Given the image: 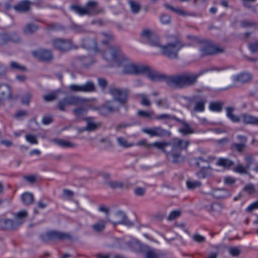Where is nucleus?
<instances>
[{
  "instance_id": "1",
  "label": "nucleus",
  "mask_w": 258,
  "mask_h": 258,
  "mask_svg": "<svg viewBox=\"0 0 258 258\" xmlns=\"http://www.w3.org/2000/svg\"><path fill=\"white\" fill-rule=\"evenodd\" d=\"M102 56L105 60L119 68L125 74L141 75L145 69L144 64L133 62L117 47H109Z\"/></svg>"
},
{
  "instance_id": "2",
  "label": "nucleus",
  "mask_w": 258,
  "mask_h": 258,
  "mask_svg": "<svg viewBox=\"0 0 258 258\" xmlns=\"http://www.w3.org/2000/svg\"><path fill=\"white\" fill-rule=\"evenodd\" d=\"M172 147L169 159L173 162H180L184 160V157L181 155V152L185 150L189 145V142L186 140L178 138L173 139L169 143Z\"/></svg>"
},
{
  "instance_id": "3",
  "label": "nucleus",
  "mask_w": 258,
  "mask_h": 258,
  "mask_svg": "<svg viewBox=\"0 0 258 258\" xmlns=\"http://www.w3.org/2000/svg\"><path fill=\"white\" fill-rule=\"evenodd\" d=\"M168 42L163 45L160 52L170 58L176 57L178 52L185 46L175 35H170L167 37Z\"/></svg>"
},
{
  "instance_id": "4",
  "label": "nucleus",
  "mask_w": 258,
  "mask_h": 258,
  "mask_svg": "<svg viewBox=\"0 0 258 258\" xmlns=\"http://www.w3.org/2000/svg\"><path fill=\"white\" fill-rule=\"evenodd\" d=\"M27 216V212L26 211H19L15 214L14 221L10 219L3 220L0 221V225L4 228L14 229L24 222Z\"/></svg>"
},
{
  "instance_id": "5",
  "label": "nucleus",
  "mask_w": 258,
  "mask_h": 258,
  "mask_svg": "<svg viewBox=\"0 0 258 258\" xmlns=\"http://www.w3.org/2000/svg\"><path fill=\"white\" fill-rule=\"evenodd\" d=\"M108 92L112 98V100L121 106L125 104L126 102L128 92L126 89L111 87L108 90Z\"/></svg>"
},
{
  "instance_id": "6",
  "label": "nucleus",
  "mask_w": 258,
  "mask_h": 258,
  "mask_svg": "<svg viewBox=\"0 0 258 258\" xmlns=\"http://www.w3.org/2000/svg\"><path fill=\"white\" fill-rule=\"evenodd\" d=\"M71 9L74 13L80 16L93 14L98 12L97 4L93 1L88 2L85 7L74 5L71 6Z\"/></svg>"
},
{
  "instance_id": "7",
  "label": "nucleus",
  "mask_w": 258,
  "mask_h": 258,
  "mask_svg": "<svg viewBox=\"0 0 258 258\" xmlns=\"http://www.w3.org/2000/svg\"><path fill=\"white\" fill-rule=\"evenodd\" d=\"M121 106L113 100H109L105 102L98 109V111L102 115H107L109 114L118 112Z\"/></svg>"
},
{
  "instance_id": "8",
  "label": "nucleus",
  "mask_w": 258,
  "mask_h": 258,
  "mask_svg": "<svg viewBox=\"0 0 258 258\" xmlns=\"http://www.w3.org/2000/svg\"><path fill=\"white\" fill-rule=\"evenodd\" d=\"M197 77L195 74H186L174 77L173 81L178 86L182 87L192 84L196 81Z\"/></svg>"
},
{
  "instance_id": "9",
  "label": "nucleus",
  "mask_w": 258,
  "mask_h": 258,
  "mask_svg": "<svg viewBox=\"0 0 258 258\" xmlns=\"http://www.w3.org/2000/svg\"><path fill=\"white\" fill-rule=\"evenodd\" d=\"M196 163L197 166L200 168V171L197 173L199 178H204L210 175L212 173V169L210 167L207 161L202 158L196 159Z\"/></svg>"
},
{
  "instance_id": "10",
  "label": "nucleus",
  "mask_w": 258,
  "mask_h": 258,
  "mask_svg": "<svg viewBox=\"0 0 258 258\" xmlns=\"http://www.w3.org/2000/svg\"><path fill=\"white\" fill-rule=\"evenodd\" d=\"M85 101V99L76 96H68L58 102V107L61 110H64L69 106L79 104Z\"/></svg>"
},
{
  "instance_id": "11",
  "label": "nucleus",
  "mask_w": 258,
  "mask_h": 258,
  "mask_svg": "<svg viewBox=\"0 0 258 258\" xmlns=\"http://www.w3.org/2000/svg\"><path fill=\"white\" fill-rule=\"evenodd\" d=\"M109 220L114 225L124 224L127 227H131L133 225V223L130 221L125 214L121 211H119L115 214Z\"/></svg>"
},
{
  "instance_id": "12",
  "label": "nucleus",
  "mask_w": 258,
  "mask_h": 258,
  "mask_svg": "<svg viewBox=\"0 0 258 258\" xmlns=\"http://www.w3.org/2000/svg\"><path fill=\"white\" fill-rule=\"evenodd\" d=\"M68 89L72 92H89L93 91L95 89L94 84L88 82L84 84H71L68 86Z\"/></svg>"
},
{
  "instance_id": "13",
  "label": "nucleus",
  "mask_w": 258,
  "mask_h": 258,
  "mask_svg": "<svg viewBox=\"0 0 258 258\" xmlns=\"http://www.w3.org/2000/svg\"><path fill=\"white\" fill-rule=\"evenodd\" d=\"M53 45L57 49L64 51L71 48V42L70 40H63L61 39L57 38L53 41Z\"/></svg>"
},
{
  "instance_id": "14",
  "label": "nucleus",
  "mask_w": 258,
  "mask_h": 258,
  "mask_svg": "<svg viewBox=\"0 0 258 258\" xmlns=\"http://www.w3.org/2000/svg\"><path fill=\"white\" fill-rule=\"evenodd\" d=\"M145 69L142 72V74L146 76L150 80L156 81L161 79V76L156 71L151 69L149 67L144 65Z\"/></svg>"
},
{
  "instance_id": "15",
  "label": "nucleus",
  "mask_w": 258,
  "mask_h": 258,
  "mask_svg": "<svg viewBox=\"0 0 258 258\" xmlns=\"http://www.w3.org/2000/svg\"><path fill=\"white\" fill-rule=\"evenodd\" d=\"M11 97L10 87L6 84H0V101L10 99Z\"/></svg>"
},
{
  "instance_id": "16",
  "label": "nucleus",
  "mask_w": 258,
  "mask_h": 258,
  "mask_svg": "<svg viewBox=\"0 0 258 258\" xmlns=\"http://www.w3.org/2000/svg\"><path fill=\"white\" fill-rule=\"evenodd\" d=\"M33 54L38 59L45 60H49L52 57L51 52L49 50L44 49H39L35 50L33 52Z\"/></svg>"
},
{
  "instance_id": "17",
  "label": "nucleus",
  "mask_w": 258,
  "mask_h": 258,
  "mask_svg": "<svg viewBox=\"0 0 258 258\" xmlns=\"http://www.w3.org/2000/svg\"><path fill=\"white\" fill-rule=\"evenodd\" d=\"M142 131L151 137L162 136L165 134V131L160 127L144 128Z\"/></svg>"
},
{
  "instance_id": "18",
  "label": "nucleus",
  "mask_w": 258,
  "mask_h": 258,
  "mask_svg": "<svg viewBox=\"0 0 258 258\" xmlns=\"http://www.w3.org/2000/svg\"><path fill=\"white\" fill-rule=\"evenodd\" d=\"M241 122L245 124L258 125V117L250 114H242L241 115Z\"/></svg>"
},
{
  "instance_id": "19",
  "label": "nucleus",
  "mask_w": 258,
  "mask_h": 258,
  "mask_svg": "<svg viewBox=\"0 0 258 258\" xmlns=\"http://www.w3.org/2000/svg\"><path fill=\"white\" fill-rule=\"evenodd\" d=\"M8 41L18 42L20 41V38L16 34H3L0 35V43H3Z\"/></svg>"
},
{
  "instance_id": "20",
  "label": "nucleus",
  "mask_w": 258,
  "mask_h": 258,
  "mask_svg": "<svg viewBox=\"0 0 258 258\" xmlns=\"http://www.w3.org/2000/svg\"><path fill=\"white\" fill-rule=\"evenodd\" d=\"M82 46L87 49L92 50L94 52H98L96 46V42L94 39H86L84 40Z\"/></svg>"
},
{
  "instance_id": "21",
  "label": "nucleus",
  "mask_w": 258,
  "mask_h": 258,
  "mask_svg": "<svg viewBox=\"0 0 258 258\" xmlns=\"http://www.w3.org/2000/svg\"><path fill=\"white\" fill-rule=\"evenodd\" d=\"M149 46L154 47L159 50L160 52L162 48L163 44L160 42L159 39L155 35L151 39L146 42Z\"/></svg>"
},
{
  "instance_id": "22",
  "label": "nucleus",
  "mask_w": 258,
  "mask_h": 258,
  "mask_svg": "<svg viewBox=\"0 0 258 258\" xmlns=\"http://www.w3.org/2000/svg\"><path fill=\"white\" fill-rule=\"evenodd\" d=\"M232 79L233 81H239L244 83L251 79V75L248 73H244L233 76Z\"/></svg>"
},
{
  "instance_id": "23",
  "label": "nucleus",
  "mask_w": 258,
  "mask_h": 258,
  "mask_svg": "<svg viewBox=\"0 0 258 258\" xmlns=\"http://www.w3.org/2000/svg\"><path fill=\"white\" fill-rule=\"evenodd\" d=\"M155 35L154 31L152 29L148 28L143 29L141 33L142 38L145 40L146 42H147L148 40L151 39Z\"/></svg>"
},
{
  "instance_id": "24",
  "label": "nucleus",
  "mask_w": 258,
  "mask_h": 258,
  "mask_svg": "<svg viewBox=\"0 0 258 258\" xmlns=\"http://www.w3.org/2000/svg\"><path fill=\"white\" fill-rule=\"evenodd\" d=\"M213 196L216 199L224 198L230 196L229 191L223 189H217L213 191Z\"/></svg>"
},
{
  "instance_id": "25",
  "label": "nucleus",
  "mask_w": 258,
  "mask_h": 258,
  "mask_svg": "<svg viewBox=\"0 0 258 258\" xmlns=\"http://www.w3.org/2000/svg\"><path fill=\"white\" fill-rule=\"evenodd\" d=\"M30 3L27 1H24L14 7V9L18 12H25L29 10Z\"/></svg>"
},
{
  "instance_id": "26",
  "label": "nucleus",
  "mask_w": 258,
  "mask_h": 258,
  "mask_svg": "<svg viewBox=\"0 0 258 258\" xmlns=\"http://www.w3.org/2000/svg\"><path fill=\"white\" fill-rule=\"evenodd\" d=\"M201 53L203 55L213 54L220 51V50L213 45H207L206 47L201 49Z\"/></svg>"
},
{
  "instance_id": "27",
  "label": "nucleus",
  "mask_w": 258,
  "mask_h": 258,
  "mask_svg": "<svg viewBox=\"0 0 258 258\" xmlns=\"http://www.w3.org/2000/svg\"><path fill=\"white\" fill-rule=\"evenodd\" d=\"M105 225L106 222L102 219H100L95 223L92 226V228L94 231L98 232L103 230L105 228Z\"/></svg>"
},
{
  "instance_id": "28",
  "label": "nucleus",
  "mask_w": 258,
  "mask_h": 258,
  "mask_svg": "<svg viewBox=\"0 0 258 258\" xmlns=\"http://www.w3.org/2000/svg\"><path fill=\"white\" fill-rule=\"evenodd\" d=\"M206 103L205 99H201L197 101L194 108L195 111L196 112H203L205 110V105Z\"/></svg>"
},
{
  "instance_id": "29",
  "label": "nucleus",
  "mask_w": 258,
  "mask_h": 258,
  "mask_svg": "<svg viewBox=\"0 0 258 258\" xmlns=\"http://www.w3.org/2000/svg\"><path fill=\"white\" fill-rule=\"evenodd\" d=\"M21 200L25 205L31 204L33 201V196L30 192H25L22 195Z\"/></svg>"
},
{
  "instance_id": "30",
  "label": "nucleus",
  "mask_w": 258,
  "mask_h": 258,
  "mask_svg": "<svg viewBox=\"0 0 258 258\" xmlns=\"http://www.w3.org/2000/svg\"><path fill=\"white\" fill-rule=\"evenodd\" d=\"M233 162L227 159L221 158L218 159L216 164L218 166H222L225 168H228L231 166Z\"/></svg>"
},
{
  "instance_id": "31",
  "label": "nucleus",
  "mask_w": 258,
  "mask_h": 258,
  "mask_svg": "<svg viewBox=\"0 0 258 258\" xmlns=\"http://www.w3.org/2000/svg\"><path fill=\"white\" fill-rule=\"evenodd\" d=\"M128 4L131 9V11L135 14L139 13L141 9V6L140 4L134 1H129Z\"/></svg>"
},
{
  "instance_id": "32",
  "label": "nucleus",
  "mask_w": 258,
  "mask_h": 258,
  "mask_svg": "<svg viewBox=\"0 0 258 258\" xmlns=\"http://www.w3.org/2000/svg\"><path fill=\"white\" fill-rule=\"evenodd\" d=\"M233 108H227L226 109V115L227 117L230 119L233 122H241V115L238 117L232 114Z\"/></svg>"
},
{
  "instance_id": "33",
  "label": "nucleus",
  "mask_w": 258,
  "mask_h": 258,
  "mask_svg": "<svg viewBox=\"0 0 258 258\" xmlns=\"http://www.w3.org/2000/svg\"><path fill=\"white\" fill-rule=\"evenodd\" d=\"M164 6L166 9L170 10L171 11L176 13L178 15L185 16L187 14L186 12L183 10L178 8H174L169 4H165Z\"/></svg>"
},
{
  "instance_id": "34",
  "label": "nucleus",
  "mask_w": 258,
  "mask_h": 258,
  "mask_svg": "<svg viewBox=\"0 0 258 258\" xmlns=\"http://www.w3.org/2000/svg\"><path fill=\"white\" fill-rule=\"evenodd\" d=\"M138 97L140 99L141 104L145 106H149L151 104L147 95L143 93L138 94Z\"/></svg>"
},
{
  "instance_id": "35",
  "label": "nucleus",
  "mask_w": 258,
  "mask_h": 258,
  "mask_svg": "<svg viewBox=\"0 0 258 258\" xmlns=\"http://www.w3.org/2000/svg\"><path fill=\"white\" fill-rule=\"evenodd\" d=\"M38 29L37 27L32 24H29L26 25L23 28V32L26 34H30L35 32Z\"/></svg>"
},
{
  "instance_id": "36",
  "label": "nucleus",
  "mask_w": 258,
  "mask_h": 258,
  "mask_svg": "<svg viewBox=\"0 0 258 258\" xmlns=\"http://www.w3.org/2000/svg\"><path fill=\"white\" fill-rule=\"evenodd\" d=\"M222 206L218 203H215L211 205L209 210L214 215L220 214L222 211Z\"/></svg>"
},
{
  "instance_id": "37",
  "label": "nucleus",
  "mask_w": 258,
  "mask_h": 258,
  "mask_svg": "<svg viewBox=\"0 0 258 258\" xmlns=\"http://www.w3.org/2000/svg\"><path fill=\"white\" fill-rule=\"evenodd\" d=\"M102 44H107L113 38L111 34L108 33H103L100 36Z\"/></svg>"
},
{
  "instance_id": "38",
  "label": "nucleus",
  "mask_w": 258,
  "mask_h": 258,
  "mask_svg": "<svg viewBox=\"0 0 258 258\" xmlns=\"http://www.w3.org/2000/svg\"><path fill=\"white\" fill-rule=\"evenodd\" d=\"M60 93L59 91H56L45 94L43 96V99L46 101H51L58 97V95Z\"/></svg>"
},
{
  "instance_id": "39",
  "label": "nucleus",
  "mask_w": 258,
  "mask_h": 258,
  "mask_svg": "<svg viewBox=\"0 0 258 258\" xmlns=\"http://www.w3.org/2000/svg\"><path fill=\"white\" fill-rule=\"evenodd\" d=\"M168 146H169V143L164 142H155L150 145V147L153 146L157 149H162L164 151H165V148Z\"/></svg>"
},
{
  "instance_id": "40",
  "label": "nucleus",
  "mask_w": 258,
  "mask_h": 258,
  "mask_svg": "<svg viewBox=\"0 0 258 258\" xmlns=\"http://www.w3.org/2000/svg\"><path fill=\"white\" fill-rule=\"evenodd\" d=\"M209 108L212 111L219 112L222 109V104L219 102H211Z\"/></svg>"
},
{
  "instance_id": "41",
  "label": "nucleus",
  "mask_w": 258,
  "mask_h": 258,
  "mask_svg": "<svg viewBox=\"0 0 258 258\" xmlns=\"http://www.w3.org/2000/svg\"><path fill=\"white\" fill-rule=\"evenodd\" d=\"M54 143L56 145L61 147H69L72 146V144L71 143L59 139H55L54 140Z\"/></svg>"
},
{
  "instance_id": "42",
  "label": "nucleus",
  "mask_w": 258,
  "mask_h": 258,
  "mask_svg": "<svg viewBox=\"0 0 258 258\" xmlns=\"http://www.w3.org/2000/svg\"><path fill=\"white\" fill-rule=\"evenodd\" d=\"M117 141L118 144L120 146H121L123 147H124V148H128V147H132L135 145L133 143H127V142L126 141V140L125 139L121 138V137L118 138L117 139Z\"/></svg>"
},
{
  "instance_id": "43",
  "label": "nucleus",
  "mask_w": 258,
  "mask_h": 258,
  "mask_svg": "<svg viewBox=\"0 0 258 258\" xmlns=\"http://www.w3.org/2000/svg\"><path fill=\"white\" fill-rule=\"evenodd\" d=\"M49 237L52 239H63L66 235L57 231H51L48 233Z\"/></svg>"
},
{
  "instance_id": "44",
  "label": "nucleus",
  "mask_w": 258,
  "mask_h": 258,
  "mask_svg": "<svg viewBox=\"0 0 258 258\" xmlns=\"http://www.w3.org/2000/svg\"><path fill=\"white\" fill-rule=\"evenodd\" d=\"M186 186L189 189H194L196 187H199L201 185V183L199 181L192 180L191 179H189L186 181Z\"/></svg>"
},
{
  "instance_id": "45",
  "label": "nucleus",
  "mask_w": 258,
  "mask_h": 258,
  "mask_svg": "<svg viewBox=\"0 0 258 258\" xmlns=\"http://www.w3.org/2000/svg\"><path fill=\"white\" fill-rule=\"evenodd\" d=\"M25 140L31 144H37L38 142L35 136L31 134H27L25 136Z\"/></svg>"
},
{
  "instance_id": "46",
  "label": "nucleus",
  "mask_w": 258,
  "mask_h": 258,
  "mask_svg": "<svg viewBox=\"0 0 258 258\" xmlns=\"http://www.w3.org/2000/svg\"><path fill=\"white\" fill-rule=\"evenodd\" d=\"M247 166H244L241 164L238 165L234 169V171L240 174L246 173L247 172Z\"/></svg>"
},
{
  "instance_id": "47",
  "label": "nucleus",
  "mask_w": 258,
  "mask_h": 258,
  "mask_svg": "<svg viewBox=\"0 0 258 258\" xmlns=\"http://www.w3.org/2000/svg\"><path fill=\"white\" fill-rule=\"evenodd\" d=\"M98 125L90 118H88L87 119V130L88 131L93 130L97 127Z\"/></svg>"
},
{
  "instance_id": "48",
  "label": "nucleus",
  "mask_w": 258,
  "mask_h": 258,
  "mask_svg": "<svg viewBox=\"0 0 258 258\" xmlns=\"http://www.w3.org/2000/svg\"><path fill=\"white\" fill-rule=\"evenodd\" d=\"M74 196V192L69 189H64L63 190L62 197L64 200H69Z\"/></svg>"
},
{
  "instance_id": "49",
  "label": "nucleus",
  "mask_w": 258,
  "mask_h": 258,
  "mask_svg": "<svg viewBox=\"0 0 258 258\" xmlns=\"http://www.w3.org/2000/svg\"><path fill=\"white\" fill-rule=\"evenodd\" d=\"M246 146V144L243 143H235L232 145V148L238 152L242 151Z\"/></svg>"
},
{
  "instance_id": "50",
  "label": "nucleus",
  "mask_w": 258,
  "mask_h": 258,
  "mask_svg": "<svg viewBox=\"0 0 258 258\" xmlns=\"http://www.w3.org/2000/svg\"><path fill=\"white\" fill-rule=\"evenodd\" d=\"M170 17L169 15L162 14L160 17V21L163 24H168L170 22Z\"/></svg>"
},
{
  "instance_id": "51",
  "label": "nucleus",
  "mask_w": 258,
  "mask_h": 258,
  "mask_svg": "<svg viewBox=\"0 0 258 258\" xmlns=\"http://www.w3.org/2000/svg\"><path fill=\"white\" fill-rule=\"evenodd\" d=\"M10 67L12 69L16 70L24 71L25 68L24 66L19 64L16 62H11Z\"/></svg>"
},
{
  "instance_id": "52",
  "label": "nucleus",
  "mask_w": 258,
  "mask_h": 258,
  "mask_svg": "<svg viewBox=\"0 0 258 258\" xmlns=\"http://www.w3.org/2000/svg\"><path fill=\"white\" fill-rule=\"evenodd\" d=\"M244 190L249 194L254 193L256 191L254 186L251 184L246 185L244 188Z\"/></svg>"
},
{
  "instance_id": "53",
  "label": "nucleus",
  "mask_w": 258,
  "mask_h": 258,
  "mask_svg": "<svg viewBox=\"0 0 258 258\" xmlns=\"http://www.w3.org/2000/svg\"><path fill=\"white\" fill-rule=\"evenodd\" d=\"M180 132L183 135L190 134L193 133V130L188 125H185L182 128L180 129Z\"/></svg>"
},
{
  "instance_id": "54",
  "label": "nucleus",
  "mask_w": 258,
  "mask_h": 258,
  "mask_svg": "<svg viewBox=\"0 0 258 258\" xmlns=\"http://www.w3.org/2000/svg\"><path fill=\"white\" fill-rule=\"evenodd\" d=\"M138 115L143 116V117H151L154 113L152 111H143V110H139L138 112Z\"/></svg>"
},
{
  "instance_id": "55",
  "label": "nucleus",
  "mask_w": 258,
  "mask_h": 258,
  "mask_svg": "<svg viewBox=\"0 0 258 258\" xmlns=\"http://www.w3.org/2000/svg\"><path fill=\"white\" fill-rule=\"evenodd\" d=\"M146 258H159V256L154 250L149 249L146 253Z\"/></svg>"
},
{
  "instance_id": "56",
  "label": "nucleus",
  "mask_w": 258,
  "mask_h": 258,
  "mask_svg": "<svg viewBox=\"0 0 258 258\" xmlns=\"http://www.w3.org/2000/svg\"><path fill=\"white\" fill-rule=\"evenodd\" d=\"M228 251L229 253L233 255V256H237L238 255L240 252V250L239 249V248L237 247H230L228 248Z\"/></svg>"
},
{
  "instance_id": "57",
  "label": "nucleus",
  "mask_w": 258,
  "mask_h": 258,
  "mask_svg": "<svg viewBox=\"0 0 258 258\" xmlns=\"http://www.w3.org/2000/svg\"><path fill=\"white\" fill-rule=\"evenodd\" d=\"M31 98V95L30 93H26L24 95L22 98V103L26 105L29 104L30 99Z\"/></svg>"
},
{
  "instance_id": "58",
  "label": "nucleus",
  "mask_w": 258,
  "mask_h": 258,
  "mask_svg": "<svg viewBox=\"0 0 258 258\" xmlns=\"http://www.w3.org/2000/svg\"><path fill=\"white\" fill-rule=\"evenodd\" d=\"M180 215V212L179 211H173L170 212L168 220H172Z\"/></svg>"
},
{
  "instance_id": "59",
  "label": "nucleus",
  "mask_w": 258,
  "mask_h": 258,
  "mask_svg": "<svg viewBox=\"0 0 258 258\" xmlns=\"http://www.w3.org/2000/svg\"><path fill=\"white\" fill-rule=\"evenodd\" d=\"M86 110L83 108H77L74 110L75 115L77 117H79L81 115H83L86 113Z\"/></svg>"
},
{
  "instance_id": "60",
  "label": "nucleus",
  "mask_w": 258,
  "mask_h": 258,
  "mask_svg": "<svg viewBox=\"0 0 258 258\" xmlns=\"http://www.w3.org/2000/svg\"><path fill=\"white\" fill-rule=\"evenodd\" d=\"M145 192V188L141 187H137L134 189V193L137 196H143Z\"/></svg>"
},
{
  "instance_id": "61",
  "label": "nucleus",
  "mask_w": 258,
  "mask_h": 258,
  "mask_svg": "<svg viewBox=\"0 0 258 258\" xmlns=\"http://www.w3.org/2000/svg\"><path fill=\"white\" fill-rule=\"evenodd\" d=\"M52 117L50 115L44 116L42 119V122L44 124H48L52 121Z\"/></svg>"
},
{
  "instance_id": "62",
  "label": "nucleus",
  "mask_w": 258,
  "mask_h": 258,
  "mask_svg": "<svg viewBox=\"0 0 258 258\" xmlns=\"http://www.w3.org/2000/svg\"><path fill=\"white\" fill-rule=\"evenodd\" d=\"M193 239L198 242H203L205 241V238L202 235L199 234H195L193 236Z\"/></svg>"
},
{
  "instance_id": "63",
  "label": "nucleus",
  "mask_w": 258,
  "mask_h": 258,
  "mask_svg": "<svg viewBox=\"0 0 258 258\" xmlns=\"http://www.w3.org/2000/svg\"><path fill=\"white\" fill-rule=\"evenodd\" d=\"M256 209H258V201L254 202V203H252L251 204H250V205H249L247 207L246 210L248 212H251V211H253V210H255Z\"/></svg>"
},
{
  "instance_id": "64",
  "label": "nucleus",
  "mask_w": 258,
  "mask_h": 258,
  "mask_svg": "<svg viewBox=\"0 0 258 258\" xmlns=\"http://www.w3.org/2000/svg\"><path fill=\"white\" fill-rule=\"evenodd\" d=\"M249 48L252 52L258 51V43H251L249 44Z\"/></svg>"
}]
</instances>
